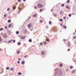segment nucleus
I'll use <instances>...</instances> for the list:
<instances>
[{"label": "nucleus", "mask_w": 76, "mask_h": 76, "mask_svg": "<svg viewBox=\"0 0 76 76\" xmlns=\"http://www.w3.org/2000/svg\"><path fill=\"white\" fill-rule=\"evenodd\" d=\"M67 45L69 47H70V42H68L67 43Z\"/></svg>", "instance_id": "39448f33"}, {"label": "nucleus", "mask_w": 76, "mask_h": 76, "mask_svg": "<svg viewBox=\"0 0 76 76\" xmlns=\"http://www.w3.org/2000/svg\"><path fill=\"white\" fill-rule=\"evenodd\" d=\"M19 32L18 31H17L16 32V34H19Z\"/></svg>", "instance_id": "393cba45"}, {"label": "nucleus", "mask_w": 76, "mask_h": 76, "mask_svg": "<svg viewBox=\"0 0 76 76\" xmlns=\"http://www.w3.org/2000/svg\"><path fill=\"white\" fill-rule=\"evenodd\" d=\"M66 2L67 3H70V0H68Z\"/></svg>", "instance_id": "a211bd4d"}, {"label": "nucleus", "mask_w": 76, "mask_h": 76, "mask_svg": "<svg viewBox=\"0 0 76 76\" xmlns=\"http://www.w3.org/2000/svg\"><path fill=\"white\" fill-rule=\"evenodd\" d=\"M63 41H66V40H65V39H64Z\"/></svg>", "instance_id": "6e6d98bb"}, {"label": "nucleus", "mask_w": 76, "mask_h": 76, "mask_svg": "<svg viewBox=\"0 0 76 76\" xmlns=\"http://www.w3.org/2000/svg\"><path fill=\"white\" fill-rule=\"evenodd\" d=\"M59 20H60L61 22H63V20L62 19H59Z\"/></svg>", "instance_id": "ddd939ff"}, {"label": "nucleus", "mask_w": 76, "mask_h": 76, "mask_svg": "<svg viewBox=\"0 0 76 76\" xmlns=\"http://www.w3.org/2000/svg\"><path fill=\"white\" fill-rule=\"evenodd\" d=\"M15 9H16V7H13V10H15Z\"/></svg>", "instance_id": "cd10ccee"}, {"label": "nucleus", "mask_w": 76, "mask_h": 76, "mask_svg": "<svg viewBox=\"0 0 76 76\" xmlns=\"http://www.w3.org/2000/svg\"><path fill=\"white\" fill-rule=\"evenodd\" d=\"M11 26H12V24H10L8 26V27H9V28H10Z\"/></svg>", "instance_id": "6ab92c4d"}, {"label": "nucleus", "mask_w": 76, "mask_h": 76, "mask_svg": "<svg viewBox=\"0 0 76 76\" xmlns=\"http://www.w3.org/2000/svg\"><path fill=\"white\" fill-rule=\"evenodd\" d=\"M13 42H15V40H14L13 41Z\"/></svg>", "instance_id": "5fc2aeb1"}, {"label": "nucleus", "mask_w": 76, "mask_h": 76, "mask_svg": "<svg viewBox=\"0 0 76 76\" xmlns=\"http://www.w3.org/2000/svg\"><path fill=\"white\" fill-rule=\"evenodd\" d=\"M24 57L26 58L27 57V55H26L24 56Z\"/></svg>", "instance_id": "de8ad7c7"}, {"label": "nucleus", "mask_w": 76, "mask_h": 76, "mask_svg": "<svg viewBox=\"0 0 76 76\" xmlns=\"http://www.w3.org/2000/svg\"><path fill=\"white\" fill-rule=\"evenodd\" d=\"M51 11L52 12H53V10H51Z\"/></svg>", "instance_id": "bf43d9fd"}, {"label": "nucleus", "mask_w": 76, "mask_h": 76, "mask_svg": "<svg viewBox=\"0 0 76 76\" xmlns=\"http://www.w3.org/2000/svg\"><path fill=\"white\" fill-rule=\"evenodd\" d=\"M49 23L50 25H51V21H49Z\"/></svg>", "instance_id": "b1692460"}, {"label": "nucleus", "mask_w": 76, "mask_h": 76, "mask_svg": "<svg viewBox=\"0 0 76 76\" xmlns=\"http://www.w3.org/2000/svg\"><path fill=\"white\" fill-rule=\"evenodd\" d=\"M54 16H57V15L56 14H54Z\"/></svg>", "instance_id": "ea45409f"}, {"label": "nucleus", "mask_w": 76, "mask_h": 76, "mask_svg": "<svg viewBox=\"0 0 76 76\" xmlns=\"http://www.w3.org/2000/svg\"><path fill=\"white\" fill-rule=\"evenodd\" d=\"M42 22H43V21L42 20H40V23H42Z\"/></svg>", "instance_id": "72a5a7b5"}, {"label": "nucleus", "mask_w": 76, "mask_h": 76, "mask_svg": "<svg viewBox=\"0 0 76 76\" xmlns=\"http://www.w3.org/2000/svg\"><path fill=\"white\" fill-rule=\"evenodd\" d=\"M38 8H42V7H43V5L41 4L40 3L38 4V5H37Z\"/></svg>", "instance_id": "f257e3e1"}, {"label": "nucleus", "mask_w": 76, "mask_h": 76, "mask_svg": "<svg viewBox=\"0 0 76 76\" xmlns=\"http://www.w3.org/2000/svg\"><path fill=\"white\" fill-rule=\"evenodd\" d=\"M18 60H20V59H18Z\"/></svg>", "instance_id": "13d9d810"}, {"label": "nucleus", "mask_w": 76, "mask_h": 76, "mask_svg": "<svg viewBox=\"0 0 76 76\" xmlns=\"http://www.w3.org/2000/svg\"><path fill=\"white\" fill-rule=\"evenodd\" d=\"M2 50V49L1 48H0V51H1Z\"/></svg>", "instance_id": "603ef678"}, {"label": "nucleus", "mask_w": 76, "mask_h": 76, "mask_svg": "<svg viewBox=\"0 0 76 76\" xmlns=\"http://www.w3.org/2000/svg\"><path fill=\"white\" fill-rule=\"evenodd\" d=\"M45 51L42 50L41 52V54L42 55H45Z\"/></svg>", "instance_id": "f03ea898"}, {"label": "nucleus", "mask_w": 76, "mask_h": 76, "mask_svg": "<svg viewBox=\"0 0 76 76\" xmlns=\"http://www.w3.org/2000/svg\"><path fill=\"white\" fill-rule=\"evenodd\" d=\"M17 44L18 45H21V43L20 42H18Z\"/></svg>", "instance_id": "9b49d317"}, {"label": "nucleus", "mask_w": 76, "mask_h": 76, "mask_svg": "<svg viewBox=\"0 0 76 76\" xmlns=\"http://www.w3.org/2000/svg\"><path fill=\"white\" fill-rule=\"evenodd\" d=\"M66 18V17H63V19H65Z\"/></svg>", "instance_id": "c03bdc74"}, {"label": "nucleus", "mask_w": 76, "mask_h": 76, "mask_svg": "<svg viewBox=\"0 0 76 76\" xmlns=\"http://www.w3.org/2000/svg\"><path fill=\"white\" fill-rule=\"evenodd\" d=\"M9 10H10V9H9V8H8L7 9V11H9Z\"/></svg>", "instance_id": "e433bc0d"}, {"label": "nucleus", "mask_w": 76, "mask_h": 76, "mask_svg": "<svg viewBox=\"0 0 76 76\" xmlns=\"http://www.w3.org/2000/svg\"><path fill=\"white\" fill-rule=\"evenodd\" d=\"M22 64H25V61H23L21 62Z\"/></svg>", "instance_id": "4468645a"}, {"label": "nucleus", "mask_w": 76, "mask_h": 76, "mask_svg": "<svg viewBox=\"0 0 76 76\" xmlns=\"http://www.w3.org/2000/svg\"><path fill=\"white\" fill-rule=\"evenodd\" d=\"M29 42H32V40H31V39H29Z\"/></svg>", "instance_id": "5701e85b"}, {"label": "nucleus", "mask_w": 76, "mask_h": 76, "mask_svg": "<svg viewBox=\"0 0 76 76\" xmlns=\"http://www.w3.org/2000/svg\"><path fill=\"white\" fill-rule=\"evenodd\" d=\"M60 25V26H63L62 24H61Z\"/></svg>", "instance_id": "a18cd8bd"}, {"label": "nucleus", "mask_w": 76, "mask_h": 76, "mask_svg": "<svg viewBox=\"0 0 76 76\" xmlns=\"http://www.w3.org/2000/svg\"><path fill=\"white\" fill-rule=\"evenodd\" d=\"M73 38H74V39H75V38H76V36H74L73 37Z\"/></svg>", "instance_id": "a19ab883"}, {"label": "nucleus", "mask_w": 76, "mask_h": 76, "mask_svg": "<svg viewBox=\"0 0 76 76\" xmlns=\"http://www.w3.org/2000/svg\"><path fill=\"white\" fill-rule=\"evenodd\" d=\"M28 27H29V28H31V26H32V24L31 23H29L28 25Z\"/></svg>", "instance_id": "7ed1b4c3"}, {"label": "nucleus", "mask_w": 76, "mask_h": 76, "mask_svg": "<svg viewBox=\"0 0 76 76\" xmlns=\"http://www.w3.org/2000/svg\"><path fill=\"white\" fill-rule=\"evenodd\" d=\"M34 7L35 8V9H37V6H34Z\"/></svg>", "instance_id": "473e14b6"}, {"label": "nucleus", "mask_w": 76, "mask_h": 76, "mask_svg": "<svg viewBox=\"0 0 76 76\" xmlns=\"http://www.w3.org/2000/svg\"><path fill=\"white\" fill-rule=\"evenodd\" d=\"M40 45H43V44H42V43L41 42L40 44Z\"/></svg>", "instance_id": "4c0bfd02"}, {"label": "nucleus", "mask_w": 76, "mask_h": 76, "mask_svg": "<svg viewBox=\"0 0 76 76\" xmlns=\"http://www.w3.org/2000/svg\"><path fill=\"white\" fill-rule=\"evenodd\" d=\"M7 26H5V28H7Z\"/></svg>", "instance_id": "8fccbe9b"}, {"label": "nucleus", "mask_w": 76, "mask_h": 76, "mask_svg": "<svg viewBox=\"0 0 76 76\" xmlns=\"http://www.w3.org/2000/svg\"><path fill=\"white\" fill-rule=\"evenodd\" d=\"M75 71L74 70L72 72V74H73L74 73H75Z\"/></svg>", "instance_id": "a878e982"}, {"label": "nucleus", "mask_w": 76, "mask_h": 76, "mask_svg": "<svg viewBox=\"0 0 76 76\" xmlns=\"http://www.w3.org/2000/svg\"><path fill=\"white\" fill-rule=\"evenodd\" d=\"M37 14H35V15H33V17H36L37 16Z\"/></svg>", "instance_id": "9d476101"}, {"label": "nucleus", "mask_w": 76, "mask_h": 76, "mask_svg": "<svg viewBox=\"0 0 76 76\" xmlns=\"http://www.w3.org/2000/svg\"><path fill=\"white\" fill-rule=\"evenodd\" d=\"M0 31H3V28H0Z\"/></svg>", "instance_id": "4be33fe9"}, {"label": "nucleus", "mask_w": 76, "mask_h": 76, "mask_svg": "<svg viewBox=\"0 0 76 76\" xmlns=\"http://www.w3.org/2000/svg\"><path fill=\"white\" fill-rule=\"evenodd\" d=\"M23 1H26V0H23Z\"/></svg>", "instance_id": "4d7b16f0"}, {"label": "nucleus", "mask_w": 76, "mask_h": 76, "mask_svg": "<svg viewBox=\"0 0 76 76\" xmlns=\"http://www.w3.org/2000/svg\"><path fill=\"white\" fill-rule=\"evenodd\" d=\"M63 12L62 11H61L60 12V14H61V15H62V14H63Z\"/></svg>", "instance_id": "c756f323"}, {"label": "nucleus", "mask_w": 76, "mask_h": 76, "mask_svg": "<svg viewBox=\"0 0 76 76\" xmlns=\"http://www.w3.org/2000/svg\"><path fill=\"white\" fill-rule=\"evenodd\" d=\"M20 38V39H25V37L22 36Z\"/></svg>", "instance_id": "0eeeda50"}, {"label": "nucleus", "mask_w": 76, "mask_h": 76, "mask_svg": "<svg viewBox=\"0 0 76 76\" xmlns=\"http://www.w3.org/2000/svg\"><path fill=\"white\" fill-rule=\"evenodd\" d=\"M11 42V41H9L8 42H9V43H10Z\"/></svg>", "instance_id": "09e8293b"}, {"label": "nucleus", "mask_w": 76, "mask_h": 76, "mask_svg": "<svg viewBox=\"0 0 76 76\" xmlns=\"http://www.w3.org/2000/svg\"><path fill=\"white\" fill-rule=\"evenodd\" d=\"M22 76H24V75H22Z\"/></svg>", "instance_id": "680f3d73"}, {"label": "nucleus", "mask_w": 76, "mask_h": 76, "mask_svg": "<svg viewBox=\"0 0 76 76\" xmlns=\"http://www.w3.org/2000/svg\"><path fill=\"white\" fill-rule=\"evenodd\" d=\"M2 41V40L1 39V37H0V42H1Z\"/></svg>", "instance_id": "2f4dec72"}, {"label": "nucleus", "mask_w": 76, "mask_h": 76, "mask_svg": "<svg viewBox=\"0 0 76 76\" xmlns=\"http://www.w3.org/2000/svg\"><path fill=\"white\" fill-rule=\"evenodd\" d=\"M6 69H7V70H9V67H7L6 68Z\"/></svg>", "instance_id": "c9c22d12"}, {"label": "nucleus", "mask_w": 76, "mask_h": 76, "mask_svg": "<svg viewBox=\"0 0 76 76\" xmlns=\"http://www.w3.org/2000/svg\"><path fill=\"white\" fill-rule=\"evenodd\" d=\"M17 63H18V64H19V63H20V61H18Z\"/></svg>", "instance_id": "37998d69"}, {"label": "nucleus", "mask_w": 76, "mask_h": 76, "mask_svg": "<svg viewBox=\"0 0 76 76\" xmlns=\"http://www.w3.org/2000/svg\"><path fill=\"white\" fill-rule=\"evenodd\" d=\"M44 10V9H40V12H42V10Z\"/></svg>", "instance_id": "dca6fc26"}, {"label": "nucleus", "mask_w": 76, "mask_h": 76, "mask_svg": "<svg viewBox=\"0 0 76 76\" xmlns=\"http://www.w3.org/2000/svg\"><path fill=\"white\" fill-rule=\"evenodd\" d=\"M18 2H20V1H21V0H18Z\"/></svg>", "instance_id": "58836bf2"}, {"label": "nucleus", "mask_w": 76, "mask_h": 76, "mask_svg": "<svg viewBox=\"0 0 76 76\" xmlns=\"http://www.w3.org/2000/svg\"><path fill=\"white\" fill-rule=\"evenodd\" d=\"M73 34L74 35H75V32H74L73 33Z\"/></svg>", "instance_id": "864d4df0"}, {"label": "nucleus", "mask_w": 76, "mask_h": 76, "mask_svg": "<svg viewBox=\"0 0 76 76\" xmlns=\"http://www.w3.org/2000/svg\"><path fill=\"white\" fill-rule=\"evenodd\" d=\"M46 41L48 42H50V39H49L48 38H46Z\"/></svg>", "instance_id": "423d86ee"}, {"label": "nucleus", "mask_w": 76, "mask_h": 76, "mask_svg": "<svg viewBox=\"0 0 76 76\" xmlns=\"http://www.w3.org/2000/svg\"><path fill=\"white\" fill-rule=\"evenodd\" d=\"M76 61H74V62H76Z\"/></svg>", "instance_id": "052dcab7"}, {"label": "nucleus", "mask_w": 76, "mask_h": 76, "mask_svg": "<svg viewBox=\"0 0 76 76\" xmlns=\"http://www.w3.org/2000/svg\"><path fill=\"white\" fill-rule=\"evenodd\" d=\"M8 18L9 19H10V16L8 17Z\"/></svg>", "instance_id": "3c124183"}, {"label": "nucleus", "mask_w": 76, "mask_h": 76, "mask_svg": "<svg viewBox=\"0 0 76 76\" xmlns=\"http://www.w3.org/2000/svg\"><path fill=\"white\" fill-rule=\"evenodd\" d=\"M44 42V45H46V44H47L48 43L47 42Z\"/></svg>", "instance_id": "f8f14e48"}, {"label": "nucleus", "mask_w": 76, "mask_h": 76, "mask_svg": "<svg viewBox=\"0 0 76 76\" xmlns=\"http://www.w3.org/2000/svg\"><path fill=\"white\" fill-rule=\"evenodd\" d=\"M18 74L19 75H22V73L20 72H18Z\"/></svg>", "instance_id": "7c9ffc66"}, {"label": "nucleus", "mask_w": 76, "mask_h": 76, "mask_svg": "<svg viewBox=\"0 0 76 76\" xmlns=\"http://www.w3.org/2000/svg\"><path fill=\"white\" fill-rule=\"evenodd\" d=\"M62 66H63V64H61L59 65L60 67H62Z\"/></svg>", "instance_id": "aec40b11"}, {"label": "nucleus", "mask_w": 76, "mask_h": 76, "mask_svg": "<svg viewBox=\"0 0 76 76\" xmlns=\"http://www.w3.org/2000/svg\"><path fill=\"white\" fill-rule=\"evenodd\" d=\"M66 8L67 9H69V7L68 6H66Z\"/></svg>", "instance_id": "412c9836"}, {"label": "nucleus", "mask_w": 76, "mask_h": 76, "mask_svg": "<svg viewBox=\"0 0 76 76\" xmlns=\"http://www.w3.org/2000/svg\"><path fill=\"white\" fill-rule=\"evenodd\" d=\"M11 70H13V68H11Z\"/></svg>", "instance_id": "49530a36"}, {"label": "nucleus", "mask_w": 76, "mask_h": 76, "mask_svg": "<svg viewBox=\"0 0 76 76\" xmlns=\"http://www.w3.org/2000/svg\"><path fill=\"white\" fill-rule=\"evenodd\" d=\"M70 69H73V66H71L70 67Z\"/></svg>", "instance_id": "c85d7f7f"}, {"label": "nucleus", "mask_w": 76, "mask_h": 76, "mask_svg": "<svg viewBox=\"0 0 76 76\" xmlns=\"http://www.w3.org/2000/svg\"><path fill=\"white\" fill-rule=\"evenodd\" d=\"M71 16H72V15L70 14H69V17H71Z\"/></svg>", "instance_id": "f704fd0d"}, {"label": "nucleus", "mask_w": 76, "mask_h": 76, "mask_svg": "<svg viewBox=\"0 0 76 76\" xmlns=\"http://www.w3.org/2000/svg\"><path fill=\"white\" fill-rule=\"evenodd\" d=\"M64 6V4H62L61 5V7H63V6Z\"/></svg>", "instance_id": "bb28decb"}, {"label": "nucleus", "mask_w": 76, "mask_h": 76, "mask_svg": "<svg viewBox=\"0 0 76 76\" xmlns=\"http://www.w3.org/2000/svg\"><path fill=\"white\" fill-rule=\"evenodd\" d=\"M8 23H10L11 22V20H8Z\"/></svg>", "instance_id": "2eb2a0df"}, {"label": "nucleus", "mask_w": 76, "mask_h": 76, "mask_svg": "<svg viewBox=\"0 0 76 76\" xmlns=\"http://www.w3.org/2000/svg\"><path fill=\"white\" fill-rule=\"evenodd\" d=\"M20 52V50H18L17 51V54H19Z\"/></svg>", "instance_id": "1a4fd4ad"}, {"label": "nucleus", "mask_w": 76, "mask_h": 76, "mask_svg": "<svg viewBox=\"0 0 76 76\" xmlns=\"http://www.w3.org/2000/svg\"><path fill=\"white\" fill-rule=\"evenodd\" d=\"M70 49H68L67 51H70Z\"/></svg>", "instance_id": "79ce46f5"}, {"label": "nucleus", "mask_w": 76, "mask_h": 76, "mask_svg": "<svg viewBox=\"0 0 76 76\" xmlns=\"http://www.w3.org/2000/svg\"><path fill=\"white\" fill-rule=\"evenodd\" d=\"M7 14H5L4 15V18H6V17H7Z\"/></svg>", "instance_id": "f3484780"}, {"label": "nucleus", "mask_w": 76, "mask_h": 76, "mask_svg": "<svg viewBox=\"0 0 76 76\" xmlns=\"http://www.w3.org/2000/svg\"><path fill=\"white\" fill-rule=\"evenodd\" d=\"M2 36L4 38H6L7 37V36H6V35L5 34H4Z\"/></svg>", "instance_id": "20e7f679"}, {"label": "nucleus", "mask_w": 76, "mask_h": 76, "mask_svg": "<svg viewBox=\"0 0 76 76\" xmlns=\"http://www.w3.org/2000/svg\"><path fill=\"white\" fill-rule=\"evenodd\" d=\"M63 28H65V29H66V28H67L66 26H64V25L63 26Z\"/></svg>", "instance_id": "6e6552de"}]
</instances>
